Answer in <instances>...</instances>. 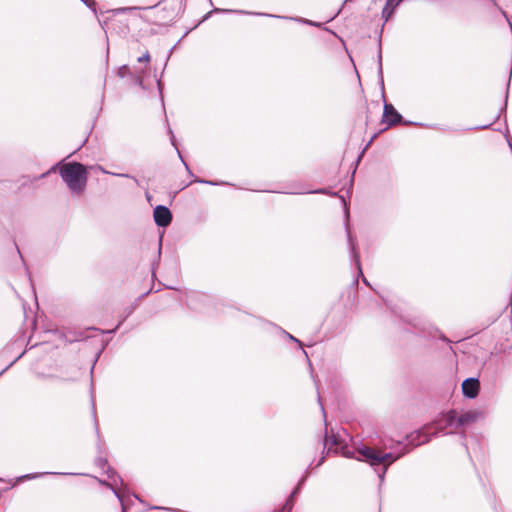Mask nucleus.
<instances>
[{
    "instance_id": "f257e3e1",
    "label": "nucleus",
    "mask_w": 512,
    "mask_h": 512,
    "mask_svg": "<svg viewBox=\"0 0 512 512\" xmlns=\"http://www.w3.org/2000/svg\"><path fill=\"white\" fill-rule=\"evenodd\" d=\"M57 168H59L62 180L73 195H81L85 191L88 173L83 164L79 162L64 163L61 166L60 164H56L52 166L49 171L43 173L41 178L46 177L51 172H55Z\"/></svg>"
},
{
    "instance_id": "f03ea898",
    "label": "nucleus",
    "mask_w": 512,
    "mask_h": 512,
    "mask_svg": "<svg viewBox=\"0 0 512 512\" xmlns=\"http://www.w3.org/2000/svg\"><path fill=\"white\" fill-rule=\"evenodd\" d=\"M341 453L343 456L347 458H355L359 461H366L371 466H377L380 464H384V468L381 474H379V478L381 481L384 479V474L387 470V467L395 462L397 459H399L402 455L407 453V450L402 451L401 453L395 455L391 452L389 453H382L379 450H376L374 448L363 446L361 448H358L356 450H349L347 447H340Z\"/></svg>"
},
{
    "instance_id": "7ed1b4c3",
    "label": "nucleus",
    "mask_w": 512,
    "mask_h": 512,
    "mask_svg": "<svg viewBox=\"0 0 512 512\" xmlns=\"http://www.w3.org/2000/svg\"><path fill=\"white\" fill-rule=\"evenodd\" d=\"M433 431V435L436 436L442 434L455 433L459 428L458 412L456 410H450L446 413L441 414L433 423L429 424Z\"/></svg>"
},
{
    "instance_id": "20e7f679",
    "label": "nucleus",
    "mask_w": 512,
    "mask_h": 512,
    "mask_svg": "<svg viewBox=\"0 0 512 512\" xmlns=\"http://www.w3.org/2000/svg\"><path fill=\"white\" fill-rule=\"evenodd\" d=\"M430 430H432V428L427 425L423 429L413 431L407 435L408 444L415 447L429 442L432 436H434L433 432H429Z\"/></svg>"
},
{
    "instance_id": "39448f33",
    "label": "nucleus",
    "mask_w": 512,
    "mask_h": 512,
    "mask_svg": "<svg viewBox=\"0 0 512 512\" xmlns=\"http://www.w3.org/2000/svg\"><path fill=\"white\" fill-rule=\"evenodd\" d=\"M154 221L159 227H167L172 221V214L170 210L163 205H158L153 211Z\"/></svg>"
},
{
    "instance_id": "423d86ee",
    "label": "nucleus",
    "mask_w": 512,
    "mask_h": 512,
    "mask_svg": "<svg viewBox=\"0 0 512 512\" xmlns=\"http://www.w3.org/2000/svg\"><path fill=\"white\" fill-rule=\"evenodd\" d=\"M480 389V382L477 378L470 377L463 381L462 392L465 397L474 399L477 397Z\"/></svg>"
},
{
    "instance_id": "0eeeda50",
    "label": "nucleus",
    "mask_w": 512,
    "mask_h": 512,
    "mask_svg": "<svg viewBox=\"0 0 512 512\" xmlns=\"http://www.w3.org/2000/svg\"><path fill=\"white\" fill-rule=\"evenodd\" d=\"M382 121L388 126H392L400 123L402 121V116L397 112L392 104L385 103Z\"/></svg>"
},
{
    "instance_id": "6e6552de",
    "label": "nucleus",
    "mask_w": 512,
    "mask_h": 512,
    "mask_svg": "<svg viewBox=\"0 0 512 512\" xmlns=\"http://www.w3.org/2000/svg\"><path fill=\"white\" fill-rule=\"evenodd\" d=\"M480 417H482V413L476 410H469L458 414L459 426L460 428L468 426L477 421Z\"/></svg>"
},
{
    "instance_id": "1a4fd4ad",
    "label": "nucleus",
    "mask_w": 512,
    "mask_h": 512,
    "mask_svg": "<svg viewBox=\"0 0 512 512\" xmlns=\"http://www.w3.org/2000/svg\"><path fill=\"white\" fill-rule=\"evenodd\" d=\"M346 231L353 261L355 262L359 274H362L360 255L356 250V240L352 237L348 224L346 225Z\"/></svg>"
},
{
    "instance_id": "9d476101",
    "label": "nucleus",
    "mask_w": 512,
    "mask_h": 512,
    "mask_svg": "<svg viewBox=\"0 0 512 512\" xmlns=\"http://www.w3.org/2000/svg\"><path fill=\"white\" fill-rule=\"evenodd\" d=\"M100 483L105 485V486H107V487H109L114 492L115 496L118 498V500L121 503L122 512H127V507H126V505L124 503L123 495L116 489L117 480L113 479L112 483H108L106 481H101Z\"/></svg>"
},
{
    "instance_id": "9b49d317",
    "label": "nucleus",
    "mask_w": 512,
    "mask_h": 512,
    "mask_svg": "<svg viewBox=\"0 0 512 512\" xmlns=\"http://www.w3.org/2000/svg\"><path fill=\"white\" fill-rule=\"evenodd\" d=\"M339 444H340L339 440H338V438L335 435H332L330 437L325 435V438H324V448H326L328 446L327 454L330 453L333 450L335 452H337Z\"/></svg>"
},
{
    "instance_id": "f8f14e48",
    "label": "nucleus",
    "mask_w": 512,
    "mask_h": 512,
    "mask_svg": "<svg viewBox=\"0 0 512 512\" xmlns=\"http://www.w3.org/2000/svg\"><path fill=\"white\" fill-rule=\"evenodd\" d=\"M92 168L96 169L98 171H101L104 174H111V175L118 176V177L132 178L135 182H138L136 178L130 176L129 174H125V173H112V172H109V171L105 170L104 167H102L101 165H96V166H93Z\"/></svg>"
},
{
    "instance_id": "ddd939ff",
    "label": "nucleus",
    "mask_w": 512,
    "mask_h": 512,
    "mask_svg": "<svg viewBox=\"0 0 512 512\" xmlns=\"http://www.w3.org/2000/svg\"><path fill=\"white\" fill-rule=\"evenodd\" d=\"M378 75H379V78H380V82L383 85L384 81H383V68H382V53H381V49H379V53H378Z\"/></svg>"
},
{
    "instance_id": "4468645a",
    "label": "nucleus",
    "mask_w": 512,
    "mask_h": 512,
    "mask_svg": "<svg viewBox=\"0 0 512 512\" xmlns=\"http://www.w3.org/2000/svg\"><path fill=\"white\" fill-rule=\"evenodd\" d=\"M390 5H392V0H388L387 1V4H386V6L384 7V9L382 11V15H383V17H386V19L391 14V10L389 9Z\"/></svg>"
},
{
    "instance_id": "2eb2a0df",
    "label": "nucleus",
    "mask_w": 512,
    "mask_h": 512,
    "mask_svg": "<svg viewBox=\"0 0 512 512\" xmlns=\"http://www.w3.org/2000/svg\"><path fill=\"white\" fill-rule=\"evenodd\" d=\"M139 63H149L150 62V54L146 51L141 57L137 59Z\"/></svg>"
},
{
    "instance_id": "dca6fc26",
    "label": "nucleus",
    "mask_w": 512,
    "mask_h": 512,
    "mask_svg": "<svg viewBox=\"0 0 512 512\" xmlns=\"http://www.w3.org/2000/svg\"><path fill=\"white\" fill-rule=\"evenodd\" d=\"M135 310V306L131 305L129 307H127L125 309V316L123 317V319L119 322L118 326L129 316L133 313V311Z\"/></svg>"
},
{
    "instance_id": "f3484780",
    "label": "nucleus",
    "mask_w": 512,
    "mask_h": 512,
    "mask_svg": "<svg viewBox=\"0 0 512 512\" xmlns=\"http://www.w3.org/2000/svg\"><path fill=\"white\" fill-rule=\"evenodd\" d=\"M298 489H299V488H296V489L291 493V495H290V499H288V500H287V502H286V504H285L284 508H288L289 510L292 508V505H293V504H292V500H291V499H292V497H293V496L298 492Z\"/></svg>"
},
{
    "instance_id": "a211bd4d",
    "label": "nucleus",
    "mask_w": 512,
    "mask_h": 512,
    "mask_svg": "<svg viewBox=\"0 0 512 512\" xmlns=\"http://www.w3.org/2000/svg\"><path fill=\"white\" fill-rule=\"evenodd\" d=\"M87 7L91 8L94 12L95 10V0H81Z\"/></svg>"
},
{
    "instance_id": "6ab92c4d",
    "label": "nucleus",
    "mask_w": 512,
    "mask_h": 512,
    "mask_svg": "<svg viewBox=\"0 0 512 512\" xmlns=\"http://www.w3.org/2000/svg\"><path fill=\"white\" fill-rule=\"evenodd\" d=\"M195 182L205 183V184H209V185H217V183H216V182H213V181H207V180H200V179L195 180Z\"/></svg>"
},
{
    "instance_id": "aec40b11",
    "label": "nucleus",
    "mask_w": 512,
    "mask_h": 512,
    "mask_svg": "<svg viewBox=\"0 0 512 512\" xmlns=\"http://www.w3.org/2000/svg\"><path fill=\"white\" fill-rule=\"evenodd\" d=\"M106 460L102 459V458H98L97 459V465L100 466V467H104L106 465Z\"/></svg>"
},
{
    "instance_id": "412c9836",
    "label": "nucleus",
    "mask_w": 512,
    "mask_h": 512,
    "mask_svg": "<svg viewBox=\"0 0 512 512\" xmlns=\"http://www.w3.org/2000/svg\"><path fill=\"white\" fill-rule=\"evenodd\" d=\"M143 73H144L143 71L137 72V79H138L139 84H142V82H143V75H142Z\"/></svg>"
},
{
    "instance_id": "4be33fe9",
    "label": "nucleus",
    "mask_w": 512,
    "mask_h": 512,
    "mask_svg": "<svg viewBox=\"0 0 512 512\" xmlns=\"http://www.w3.org/2000/svg\"><path fill=\"white\" fill-rule=\"evenodd\" d=\"M108 478L112 479L114 477L115 472L112 469L107 470Z\"/></svg>"
},
{
    "instance_id": "5701e85b",
    "label": "nucleus",
    "mask_w": 512,
    "mask_h": 512,
    "mask_svg": "<svg viewBox=\"0 0 512 512\" xmlns=\"http://www.w3.org/2000/svg\"><path fill=\"white\" fill-rule=\"evenodd\" d=\"M127 69H128V67H127L126 65L122 66V67L119 69V74H120L121 76H123V75H124V71H125V70H127Z\"/></svg>"
},
{
    "instance_id": "b1692460",
    "label": "nucleus",
    "mask_w": 512,
    "mask_h": 512,
    "mask_svg": "<svg viewBox=\"0 0 512 512\" xmlns=\"http://www.w3.org/2000/svg\"><path fill=\"white\" fill-rule=\"evenodd\" d=\"M169 133L171 134V143H172V145L175 146V137H174L173 132H172L171 129L169 130Z\"/></svg>"
},
{
    "instance_id": "393cba45",
    "label": "nucleus",
    "mask_w": 512,
    "mask_h": 512,
    "mask_svg": "<svg viewBox=\"0 0 512 512\" xmlns=\"http://www.w3.org/2000/svg\"><path fill=\"white\" fill-rule=\"evenodd\" d=\"M324 459H325V456H322L320 458V460L318 461V463L315 465V467H319L320 465H322V463L324 462Z\"/></svg>"
},
{
    "instance_id": "a878e982",
    "label": "nucleus",
    "mask_w": 512,
    "mask_h": 512,
    "mask_svg": "<svg viewBox=\"0 0 512 512\" xmlns=\"http://www.w3.org/2000/svg\"><path fill=\"white\" fill-rule=\"evenodd\" d=\"M287 335H288V337H289L291 340H293V341H295V342H297V343H299V344L301 345V342H300L298 339H296L295 337H293V336H292V335H290V334H287Z\"/></svg>"
},
{
    "instance_id": "bb28decb",
    "label": "nucleus",
    "mask_w": 512,
    "mask_h": 512,
    "mask_svg": "<svg viewBox=\"0 0 512 512\" xmlns=\"http://www.w3.org/2000/svg\"><path fill=\"white\" fill-rule=\"evenodd\" d=\"M318 401H319V403H320L321 410H322L323 414L325 415L324 406H323V404L321 403V398H320V396H318Z\"/></svg>"
},
{
    "instance_id": "cd10ccee",
    "label": "nucleus",
    "mask_w": 512,
    "mask_h": 512,
    "mask_svg": "<svg viewBox=\"0 0 512 512\" xmlns=\"http://www.w3.org/2000/svg\"><path fill=\"white\" fill-rule=\"evenodd\" d=\"M182 162H183V164L185 165V168L187 169V171H188L189 173H191V171H190V169H189L188 165L186 164V162H185L183 159H182Z\"/></svg>"
},
{
    "instance_id": "c85d7f7f",
    "label": "nucleus",
    "mask_w": 512,
    "mask_h": 512,
    "mask_svg": "<svg viewBox=\"0 0 512 512\" xmlns=\"http://www.w3.org/2000/svg\"><path fill=\"white\" fill-rule=\"evenodd\" d=\"M316 193H325V189H319L317 191H315Z\"/></svg>"
},
{
    "instance_id": "c756f323",
    "label": "nucleus",
    "mask_w": 512,
    "mask_h": 512,
    "mask_svg": "<svg viewBox=\"0 0 512 512\" xmlns=\"http://www.w3.org/2000/svg\"><path fill=\"white\" fill-rule=\"evenodd\" d=\"M162 241V237H160V242ZM161 252V243L159 244V248H158V253L160 254Z\"/></svg>"
},
{
    "instance_id": "7c9ffc66",
    "label": "nucleus",
    "mask_w": 512,
    "mask_h": 512,
    "mask_svg": "<svg viewBox=\"0 0 512 512\" xmlns=\"http://www.w3.org/2000/svg\"><path fill=\"white\" fill-rule=\"evenodd\" d=\"M266 16L268 17H276L275 15H271V14H265ZM278 18H281L280 16H277Z\"/></svg>"
},
{
    "instance_id": "2f4dec72",
    "label": "nucleus",
    "mask_w": 512,
    "mask_h": 512,
    "mask_svg": "<svg viewBox=\"0 0 512 512\" xmlns=\"http://www.w3.org/2000/svg\"><path fill=\"white\" fill-rule=\"evenodd\" d=\"M155 509H165V510H168V508H163V507H159V506H156L154 507Z\"/></svg>"
},
{
    "instance_id": "473e14b6",
    "label": "nucleus",
    "mask_w": 512,
    "mask_h": 512,
    "mask_svg": "<svg viewBox=\"0 0 512 512\" xmlns=\"http://www.w3.org/2000/svg\"><path fill=\"white\" fill-rule=\"evenodd\" d=\"M132 8H123L121 9V11H127V10H131Z\"/></svg>"
},
{
    "instance_id": "72a5a7b5",
    "label": "nucleus",
    "mask_w": 512,
    "mask_h": 512,
    "mask_svg": "<svg viewBox=\"0 0 512 512\" xmlns=\"http://www.w3.org/2000/svg\"><path fill=\"white\" fill-rule=\"evenodd\" d=\"M303 21L308 23V24H313L311 21H306V20H303Z\"/></svg>"
},
{
    "instance_id": "f704fd0d",
    "label": "nucleus",
    "mask_w": 512,
    "mask_h": 512,
    "mask_svg": "<svg viewBox=\"0 0 512 512\" xmlns=\"http://www.w3.org/2000/svg\"><path fill=\"white\" fill-rule=\"evenodd\" d=\"M25 477L30 479L33 478L34 476L26 475Z\"/></svg>"
}]
</instances>
